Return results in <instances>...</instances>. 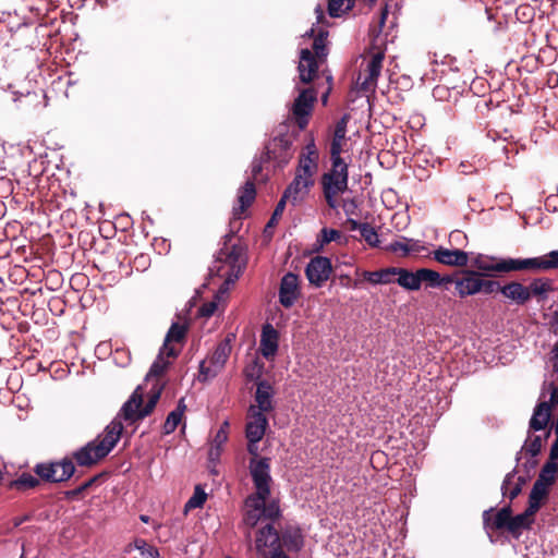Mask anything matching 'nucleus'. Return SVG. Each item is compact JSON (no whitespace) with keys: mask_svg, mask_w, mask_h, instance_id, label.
Segmentation results:
<instances>
[{"mask_svg":"<svg viewBox=\"0 0 558 558\" xmlns=\"http://www.w3.org/2000/svg\"><path fill=\"white\" fill-rule=\"evenodd\" d=\"M324 198L329 208L336 209L339 206L337 197L348 190L349 165H335L320 178Z\"/></svg>","mask_w":558,"mask_h":558,"instance_id":"nucleus-4","label":"nucleus"},{"mask_svg":"<svg viewBox=\"0 0 558 558\" xmlns=\"http://www.w3.org/2000/svg\"><path fill=\"white\" fill-rule=\"evenodd\" d=\"M186 333L187 326L185 324L172 323L161 347V353H166L168 357H177L180 353V349H177L173 343L183 342Z\"/></svg>","mask_w":558,"mask_h":558,"instance_id":"nucleus-20","label":"nucleus"},{"mask_svg":"<svg viewBox=\"0 0 558 558\" xmlns=\"http://www.w3.org/2000/svg\"><path fill=\"white\" fill-rule=\"evenodd\" d=\"M363 279L372 284H388L395 282V267H387L376 271L364 270Z\"/></svg>","mask_w":558,"mask_h":558,"instance_id":"nucleus-34","label":"nucleus"},{"mask_svg":"<svg viewBox=\"0 0 558 558\" xmlns=\"http://www.w3.org/2000/svg\"><path fill=\"white\" fill-rule=\"evenodd\" d=\"M535 514L536 512L530 510L529 507H526V509L520 514L512 515V513H510L508 533L518 538L522 534L523 530L531 529L534 523Z\"/></svg>","mask_w":558,"mask_h":558,"instance_id":"nucleus-26","label":"nucleus"},{"mask_svg":"<svg viewBox=\"0 0 558 558\" xmlns=\"http://www.w3.org/2000/svg\"><path fill=\"white\" fill-rule=\"evenodd\" d=\"M342 208L347 216L355 215L357 209L356 201L353 198L343 201Z\"/></svg>","mask_w":558,"mask_h":558,"instance_id":"nucleus-58","label":"nucleus"},{"mask_svg":"<svg viewBox=\"0 0 558 558\" xmlns=\"http://www.w3.org/2000/svg\"><path fill=\"white\" fill-rule=\"evenodd\" d=\"M250 472L256 488L254 496L258 498H268L270 496V459L260 458L258 460L251 459Z\"/></svg>","mask_w":558,"mask_h":558,"instance_id":"nucleus-9","label":"nucleus"},{"mask_svg":"<svg viewBox=\"0 0 558 558\" xmlns=\"http://www.w3.org/2000/svg\"><path fill=\"white\" fill-rule=\"evenodd\" d=\"M287 202L288 201L281 196L280 201L276 205V208H275L270 219L268 220V222L265 227V232H267L270 228H274L278 223V220L281 218V216L284 211Z\"/></svg>","mask_w":558,"mask_h":558,"instance_id":"nucleus-51","label":"nucleus"},{"mask_svg":"<svg viewBox=\"0 0 558 558\" xmlns=\"http://www.w3.org/2000/svg\"><path fill=\"white\" fill-rule=\"evenodd\" d=\"M502 295L518 305H524L530 301V293L527 287L519 281H510L500 288Z\"/></svg>","mask_w":558,"mask_h":558,"instance_id":"nucleus-28","label":"nucleus"},{"mask_svg":"<svg viewBox=\"0 0 558 558\" xmlns=\"http://www.w3.org/2000/svg\"><path fill=\"white\" fill-rule=\"evenodd\" d=\"M134 546L140 550L141 558H160L158 549L144 539H135Z\"/></svg>","mask_w":558,"mask_h":558,"instance_id":"nucleus-46","label":"nucleus"},{"mask_svg":"<svg viewBox=\"0 0 558 558\" xmlns=\"http://www.w3.org/2000/svg\"><path fill=\"white\" fill-rule=\"evenodd\" d=\"M510 513H512L511 505L502 507L497 512H495L494 508H489L483 512V526L492 542L493 532L501 530L508 532Z\"/></svg>","mask_w":558,"mask_h":558,"instance_id":"nucleus-13","label":"nucleus"},{"mask_svg":"<svg viewBox=\"0 0 558 558\" xmlns=\"http://www.w3.org/2000/svg\"><path fill=\"white\" fill-rule=\"evenodd\" d=\"M525 270L532 272L558 269V250L538 257L524 258Z\"/></svg>","mask_w":558,"mask_h":558,"instance_id":"nucleus-24","label":"nucleus"},{"mask_svg":"<svg viewBox=\"0 0 558 558\" xmlns=\"http://www.w3.org/2000/svg\"><path fill=\"white\" fill-rule=\"evenodd\" d=\"M355 0H328V13L331 17H339L353 8Z\"/></svg>","mask_w":558,"mask_h":558,"instance_id":"nucleus-39","label":"nucleus"},{"mask_svg":"<svg viewBox=\"0 0 558 558\" xmlns=\"http://www.w3.org/2000/svg\"><path fill=\"white\" fill-rule=\"evenodd\" d=\"M234 232L225 235L223 246L219 250L216 264L218 275L225 278V283H234L246 266L245 250L240 243H231Z\"/></svg>","mask_w":558,"mask_h":558,"instance_id":"nucleus-2","label":"nucleus"},{"mask_svg":"<svg viewBox=\"0 0 558 558\" xmlns=\"http://www.w3.org/2000/svg\"><path fill=\"white\" fill-rule=\"evenodd\" d=\"M182 417L179 412H173L171 411L167 418H166V422L163 423V426H162V432L165 435H169L171 433H173L178 425L181 423L182 421Z\"/></svg>","mask_w":558,"mask_h":558,"instance_id":"nucleus-49","label":"nucleus"},{"mask_svg":"<svg viewBox=\"0 0 558 558\" xmlns=\"http://www.w3.org/2000/svg\"><path fill=\"white\" fill-rule=\"evenodd\" d=\"M122 430L123 425L121 422H111L106 427L104 434L74 451L69 459H72V462L75 461L78 466L92 468L96 465L114 448Z\"/></svg>","mask_w":558,"mask_h":558,"instance_id":"nucleus-1","label":"nucleus"},{"mask_svg":"<svg viewBox=\"0 0 558 558\" xmlns=\"http://www.w3.org/2000/svg\"><path fill=\"white\" fill-rule=\"evenodd\" d=\"M332 265L328 257L315 256L305 268V276L311 284L320 288L330 277Z\"/></svg>","mask_w":558,"mask_h":558,"instance_id":"nucleus-15","label":"nucleus"},{"mask_svg":"<svg viewBox=\"0 0 558 558\" xmlns=\"http://www.w3.org/2000/svg\"><path fill=\"white\" fill-rule=\"evenodd\" d=\"M553 281L548 278H535L527 286V292L530 293V299L532 296H536L539 300H545L546 294L553 291Z\"/></svg>","mask_w":558,"mask_h":558,"instance_id":"nucleus-36","label":"nucleus"},{"mask_svg":"<svg viewBox=\"0 0 558 558\" xmlns=\"http://www.w3.org/2000/svg\"><path fill=\"white\" fill-rule=\"evenodd\" d=\"M395 281L407 290L416 291L420 290V274L418 269L415 272L410 271L407 268L395 267Z\"/></svg>","mask_w":558,"mask_h":558,"instance_id":"nucleus-31","label":"nucleus"},{"mask_svg":"<svg viewBox=\"0 0 558 558\" xmlns=\"http://www.w3.org/2000/svg\"><path fill=\"white\" fill-rule=\"evenodd\" d=\"M543 448V438L539 435L535 436H527V439L525 440L522 450L530 454L531 457H536L541 453Z\"/></svg>","mask_w":558,"mask_h":558,"instance_id":"nucleus-42","label":"nucleus"},{"mask_svg":"<svg viewBox=\"0 0 558 558\" xmlns=\"http://www.w3.org/2000/svg\"><path fill=\"white\" fill-rule=\"evenodd\" d=\"M292 140L288 134H279L265 146V160H276L278 163H287L292 157Z\"/></svg>","mask_w":558,"mask_h":558,"instance_id":"nucleus-14","label":"nucleus"},{"mask_svg":"<svg viewBox=\"0 0 558 558\" xmlns=\"http://www.w3.org/2000/svg\"><path fill=\"white\" fill-rule=\"evenodd\" d=\"M269 160H265V151L262 154L260 158L255 159L252 163V179L247 180L245 184L239 189L238 194V203L239 207L233 208V219L240 220L242 215L246 211V209L253 204L256 197V187L254 180H256L259 173L263 171V163L268 162Z\"/></svg>","mask_w":558,"mask_h":558,"instance_id":"nucleus-8","label":"nucleus"},{"mask_svg":"<svg viewBox=\"0 0 558 558\" xmlns=\"http://www.w3.org/2000/svg\"><path fill=\"white\" fill-rule=\"evenodd\" d=\"M39 485L40 482L37 476H34L27 472H23L16 480L11 481L8 486L10 489L25 492L27 489L35 488Z\"/></svg>","mask_w":558,"mask_h":558,"instance_id":"nucleus-38","label":"nucleus"},{"mask_svg":"<svg viewBox=\"0 0 558 558\" xmlns=\"http://www.w3.org/2000/svg\"><path fill=\"white\" fill-rule=\"evenodd\" d=\"M317 57L314 56L312 50L305 48L300 52L299 73L300 80L304 84L311 83L317 75L319 63H323Z\"/></svg>","mask_w":558,"mask_h":558,"instance_id":"nucleus-19","label":"nucleus"},{"mask_svg":"<svg viewBox=\"0 0 558 558\" xmlns=\"http://www.w3.org/2000/svg\"><path fill=\"white\" fill-rule=\"evenodd\" d=\"M361 236L372 247L379 245V239L376 230L369 223H363L362 230L360 231Z\"/></svg>","mask_w":558,"mask_h":558,"instance_id":"nucleus-47","label":"nucleus"},{"mask_svg":"<svg viewBox=\"0 0 558 558\" xmlns=\"http://www.w3.org/2000/svg\"><path fill=\"white\" fill-rule=\"evenodd\" d=\"M314 28H311L308 32H306V36L314 37L313 41V53L315 57H317L320 61H325L328 56V48H327V37L328 32L325 29H320L316 36H314Z\"/></svg>","mask_w":558,"mask_h":558,"instance_id":"nucleus-33","label":"nucleus"},{"mask_svg":"<svg viewBox=\"0 0 558 558\" xmlns=\"http://www.w3.org/2000/svg\"><path fill=\"white\" fill-rule=\"evenodd\" d=\"M279 333L271 324H265L262 328L259 350L262 355L274 359L278 351Z\"/></svg>","mask_w":558,"mask_h":558,"instance_id":"nucleus-23","label":"nucleus"},{"mask_svg":"<svg viewBox=\"0 0 558 558\" xmlns=\"http://www.w3.org/2000/svg\"><path fill=\"white\" fill-rule=\"evenodd\" d=\"M420 286L422 282H426L427 287L438 288L440 287V274L429 268H420Z\"/></svg>","mask_w":558,"mask_h":558,"instance_id":"nucleus-44","label":"nucleus"},{"mask_svg":"<svg viewBox=\"0 0 558 558\" xmlns=\"http://www.w3.org/2000/svg\"><path fill=\"white\" fill-rule=\"evenodd\" d=\"M272 387L267 380H260L257 383L255 401L259 410L258 412L265 413L272 411Z\"/></svg>","mask_w":558,"mask_h":558,"instance_id":"nucleus-30","label":"nucleus"},{"mask_svg":"<svg viewBox=\"0 0 558 558\" xmlns=\"http://www.w3.org/2000/svg\"><path fill=\"white\" fill-rule=\"evenodd\" d=\"M385 59V51L377 50L372 54V58L367 64V74L362 77V74L357 77V84L362 92H374L377 86V80L383 69V61Z\"/></svg>","mask_w":558,"mask_h":558,"instance_id":"nucleus-16","label":"nucleus"},{"mask_svg":"<svg viewBox=\"0 0 558 558\" xmlns=\"http://www.w3.org/2000/svg\"><path fill=\"white\" fill-rule=\"evenodd\" d=\"M222 449L211 446L208 452L210 461H216L220 458Z\"/></svg>","mask_w":558,"mask_h":558,"instance_id":"nucleus-63","label":"nucleus"},{"mask_svg":"<svg viewBox=\"0 0 558 558\" xmlns=\"http://www.w3.org/2000/svg\"><path fill=\"white\" fill-rule=\"evenodd\" d=\"M548 461L558 462V435L550 447Z\"/></svg>","mask_w":558,"mask_h":558,"instance_id":"nucleus-60","label":"nucleus"},{"mask_svg":"<svg viewBox=\"0 0 558 558\" xmlns=\"http://www.w3.org/2000/svg\"><path fill=\"white\" fill-rule=\"evenodd\" d=\"M510 513H512L511 505L502 507L497 512H495L494 508H489L483 512V526L492 542L493 532L501 530L508 532Z\"/></svg>","mask_w":558,"mask_h":558,"instance_id":"nucleus-12","label":"nucleus"},{"mask_svg":"<svg viewBox=\"0 0 558 558\" xmlns=\"http://www.w3.org/2000/svg\"><path fill=\"white\" fill-rule=\"evenodd\" d=\"M342 141L343 140L332 138V141L330 143V160H331V163H335V165L347 163L343 160V158L341 157Z\"/></svg>","mask_w":558,"mask_h":558,"instance_id":"nucleus-50","label":"nucleus"},{"mask_svg":"<svg viewBox=\"0 0 558 558\" xmlns=\"http://www.w3.org/2000/svg\"><path fill=\"white\" fill-rule=\"evenodd\" d=\"M318 168V161L307 159L306 157H301L299 160V166L296 168L295 173L301 174L306 178H313Z\"/></svg>","mask_w":558,"mask_h":558,"instance_id":"nucleus-43","label":"nucleus"},{"mask_svg":"<svg viewBox=\"0 0 558 558\" xmlns=\"http://www.w3.org/2000/svg\"><path fill=\"white\" fill-rule=\"evenodd\" d=\"M463 276L456 280V290L460 298L474 295L481 292V277L483 274L475 270H463Z\"/></svg>","mask_w":558,"mask_h":558,"instance_id":"nucleus-21","label":"nucleus"},{"mask_svg":"<svg viewBox=\"0 0 558 558\" xmlns=\"http://www.w3.org/2000/svg\"><path fill=\"white\" fill-rule=\"evenodd\" d=\"M340 238L341 232L339 230L323 228L320 230V238L318 239V241L320 242V246H324L330 243L331 241H338Z\"/></svg>","mask_w":558,"mask_h":558,"instance_id":"nucleus-53","label":"nucleus"},{"mask_svg":"<svg viewBox=\"0 0 558 558\" xmlns=\"http://www.w3.org/2000/svg\"><path fill=\"white\" fill-rule=\"evenodd\" d=\"M280 538L288 550H300L303 546V536L300 527H287Z\"/></svg>","mask_w":558,"mask_h":558,"instance_id":"nucleus-35","label":"nucleus"},{"mask_svg":"<svg viewBox=\"0 0 558 558\" xmlns=\"http://www.w3.org/2000/svg\"><path fill=\"white\" fill-rule=\"evenodd\" d=\"M349 119V114H343L341 119L337 121L332 138L344 140Z\"/></svg>","mask_w":558,"mask_h":558,"instance_id":"nucleus-54","label":"nucleus"},{"mask_svg":"<svg viewBox=\"0 0 558 558\" xmlns=\"http://www.w3.org/2000/svg\"><path fill=\"white\" fill-rule=\"evenodd\" d=\"M314 183V178H306L295 173L294 179L284 190L282 197L295 205L308 195Z\"/></svg>","mask_w":558,"mask_h":558,"instance_id":"nucleus-18","label":"nucleus"},{"mask_svg":"<svg viewBox=\"0 0 558 558\" xmlns=\"http://www.w3.org/2000/svg\"><path fill=\"white\" fill-rule=\"evenodd\" d=\"M558 478V462L546 461L536 478V483L551 487Z\"/></svg>","mask_w":558,"mask_h":558,"instance_id":"nucleus-37","label":"nucleus"},{"mask_svg":"<svg viewBox=\"0 0 558 558\" xmlns=\"http://www.w3.org/2000/svg\"><path fill=\"white\" fill-rule=\"evenodd\" d=\"M86 490H87V485H84V483H83L78 487L65 492V497L68 499H74V498H77L80 495H82Z\"/></svg>","mask_w":558,"mask_h":558,"instance_id":"nucleus-59","label":"nucleus"},{"mask_svg":"<svg viewBox=\"0 0 558 558\" xmlns=\"http://www.w3.org/2000/svg\"><path fill=\"white\" fill-rule=\"evenodd\" d=\"M551 393L550 399L547 401L550 404V410L558 404V390L556 389L555 385L551 383Z\"/></svg>","mask_w":558,"mask_h":558,"instance_id":"nucleus-62","label":"nucleus"},{"mask_svg":"<svg viewBox=\"0 0 558 558\" xmlns=\"http://www.w3.org/2000/svg\"><path fill=\"white\" fill-rule=\"evenodd\" d=\"M387 250L393 253L402 252L404 256L408 255L411 251L407 243L400 241L390 243L389 246H387Z\"/></svg>","mask_w":558,"mask_h":558,"instance_id":"nucleus-57","label":"nucleus"},{"mask_svg":"<svg viewBox=\"0 0 558 558\" xmlns=\"http://www.w3.org/2000/svg\"><path fill=\"white\" fill-rule=\"evenodd\" d=\"M217 307H218V305L215 301L206 302L198 310L199 316L210 317L211 315L215 314V312L217 311Z\"/></svg>","mask_w":558,"mask_h":558,"instance_id":"nucleus-56","label":"nucleus"},{"mask_svg":"<svg viewBox=\"0 0 558 558\" xmlns=\"http://www.w3.org/2000/svg\"><path fill=\"white\" fill-rule=\"evenodd\" d=\"M268 426V420L262 412H254L252 420L247 422L245 427V436L250 442H258L263 439L266 428Z\"/></svg>","mask_w":558,"mask_h":558,"instance_id":"nucleus-25","label":"nucleus"},{"mask_svg":"<svg viewBox=\"0 0 558 558\" xmlns=\"http://www.w3.org/2000/svg\"><path fill=\"white\" fill-rule=\"evenodd\" d=\"M344 227L350 231L362 230L363 223L357 222L355 219L348 218L344 222Z\"/></svg>","mask_w":558,"mask_h":558,"instance_id":"nucleus-61","label":"nucleus"},{"mask_svg":"<svg viewBox=\"0 0 558 558\" xmlns=\"http://www.w3.org/2000/svg\"><path fill=\"white\" fill-rule=\"evenodd\" d=\"M317 93L313 88L303 89L294 99L292 114L300 130H305L310 122Z\"/></svg>","mask_w":558,"mask_h":558,"instance_id":"nucleus-10","label":"nucleus"},{"mask_svg":"<svg viewBox=\"0 0 558 558\" xmlns=\"http://www.w3.org/2000/svg\"><path fill=\"white\" fill-rule=\"evenodd\" d=\"M472 266L483 271L484 276L490 272H511L525 270L524 258H498L478 255L472 260Z\"/></svg>","mask_w":558,"mask_h":558,"instance_id":"nucleus-6","label":"nucleus"},{"mask_svg":"<svg viewBox=\"0 0 558 558\" xmlns=\"http://www.w3.org/2000/svg\"><path fill=\"white\" fill-rule=\"evenodd\" d=\"M34 472L40 481L60 483L70 480L75 473V465L69 457L57 462L38 463Z\"/></svg>","mask_w":558,"mask_h":558,"instance_id":"nucleus-5","label":"nucleus"},{"mask_svg":"<svg viewBox=\"0 0 558 558\" xmlns=\"http://www.w3.org/2000/svg\"><path fill=\"white\" fill-rule=\"evenodd\" d=\"M551 418L550 404L546 401L537 403L534 409L533 415L530 420V430L538 432L544 430L548 426Z\"/></svg>","mask_w":558,"mask_h":558,"instance_id":"nucleus-27","label":"nucleus"},{"mask_svg":"<svg viewBox=\"0 0 558 558\" xmlns=\"http://www.w3.org/2000/svg\"><path fill=\"white\" fill-rule=\"evenodd\" d=\"M235 338L233 333H230L220 341L211 356L209 357V365L206 361H202L199 364V380L205 381L209 377H215L223 368L231 353V341Z\"/></svg>","mask_w":558,"mask_h":558,"instance_id":"nucleus-7","label":"nucleus"},{"mask_svg":"<svg viewBox=\"0 0 558 558\" xmlns=\"http://www.w3.org/2000/svg\"><path fill=\"white\" fill-rule=\"evenodd\" d=\"M267 499L263 500V506L260 507V512L263 518L269 519L271 521L277 520L280 514V507L278 500H271L268 504L266 502Z\"/></svg>","mask_w":558,"mask_h":558,"instance_id":"nucleus-45","label":"nucleus"},{"mask_svg":"<svg viewBox=\"0 0 558 558\" xmlns=\"http://www.w3.org/2000/svg\"><path fill=\"white\" fill-rule=\"evenodd\" d=\"M165 386V383L161 384L157 381L154 384L148 395V401L145 405H143L144 390L142 386H138L121 409L123 418L126 422L135 423L148 416L156 408Z\"/></svg>","mask_w":558,"mask_h":558,"instance_id":"nucleus-3","label":"nucleus"},{"mask_svg":"<svg viewBox=\"0 0 558 558\" xmlns=\"http://www.w3.org/2000/svg\"><path fill=\"white\" fill-rule=\"evenodd\" d=\"M265 498H258V496L250 495L245 499V507L247 510L243 515V523L248 527H254L259 520L263 518L260 507Z\"/></svg>","mask_w":558,"mask_h":558,"instance_id":"nucleus-29","label":"nucleus"},{"mask_svg":"<svg viewBox=\"0 0 558 558\" xmlns=\"http://www.w3.org/2000/svg\"><path fill=\"white\" fill-rule=\"evenodd\" d=\"M550 493V487L545 486L544 484L534 482L531 493L529 495V505L530 510L534 512H538L542 506L547 501Z\"/></svg>","mask_w":558,"mask_h":558,"instance_id":"nucleus-32","label":"nucleus"},{"mask_svg":"<svg viewBox=\"0 0 558 558\" xmlns=\"http://www.w3.org/2000/svg\"><path fill=\"white\" fill-rule=\"evenodd\" d=\"M502 495L508 496L510 501L515 499L522 492L520 488V484H514V471L510 472L506 475L502 486H501Z\"/></svg>","mask_w":558,"mask_h":558,"instance_id":"nucleus-40","label":"nucleus"},{"mask_svg":"<svg viewBox=\"0 0 558 558\" xmlns=\"http://www.w3.org/2000/svg\"><path fill=\"white\" fill-rule=\"evenodd\" d=\"M255 546L257 553L264 558H269L274 553L283 551L280 534L271 523L257 532Z\"/></svg>","mask_w":558,"mask_h":558,"instance_id":"nucleus-11","label":"nucleus"},{"mask_svg":"<svg viewBox=\"0 0 558 558\" xmlns=\"http://www.w3.org/2000/svg\"><path fill=\"white\" fill-rule=\"evenodd\" d=\"M166 353H161V350L159 351V354L157 359L154 361L153 365L149 368V372L146 376V380H148L150 377H160L165 374L169 366V362L165 360Z\"/></svg>","mask_w":558,"mask_h":558,"instance_id":"nucleus-41","label":"nucleus"},{"mask_svg":"<svg viewBox=\"0 0 558 558\" xmlns=\"http://www.w3.org/2000/svg\"><path fill=\"white\" fill-rule=\"evenodd\" d=\"M228 430L229 423L225 421L217 430L211 441V446L222 449L223 444H226V441L228 440Z\"/></svg>","mask_w":558,"mask_h":558,"instance_id":"nucleus-52","label":"nucleus"},{"mask_svg":"<svg viewBox=\"0 0 558 558\" xmlns=\"http://www.w3.org/2000/svg\"><path fill=\"white\" fill-rule=\"evenodd\" d=\"M299 276L293 272L286 274L280 281L279 287V302L286 307L290 308L300 298Z\"/></svg>","mask_w":558,"mask_h":558,"instance_id":"nucleus-17","label":"nucleus"},{"mask_svg":"<svg viewBox=\"0 0 558 558\" xmlns=\"http://www.w3.org/2000/svg\"><path fill=\"white\" fill-rule=\"evenodd\" d=\"M550 326L555 335L558 333V311H555L553 314V320L550 322Z\"/></svg>","mask_w":558,"mask_h":558,"instance_id":"nucleus-64","label":"nucleus"},{"mask_svg":"<svg viewBox=\"0 0 558 558\" xmlns=\"http://www.w3.org/2000/svg\"><path fill=\"white\" fill-rule=\"evenodd\" d=\"M206 498H207L206 493L201 488L199 485H197L194 489L193 496L186 502L185 508H187V509L201 508L205 504Z\"/></svg>","mask_w":558,"mask_h":558,"instance_id":"nucleus-48","label":"nucleus"},{"mask_svg":"<svg viewBox=\"0 0 558 558\" xmlns=\"http://www.w3.org/2000/svg\"><path fill=\"white\" fill-rule=\"evenodd\" d=\"M433 258L442 265L453 267H464L469 263L466 252L459 248L449 250L442 246H439L433 252Z\"/></svg>","mask_w":558,"mask_h":558,"instance_id":"nucleus-22","label":"nucleus"},{"mask_svg":"<svg viewBox=\"0 0 558 558\" xmlns=\"http://www.w3.org/2000/svg\"><path fill=\"white\" fill-rule=\"evenodd\" d=\"M481 292H484L486 294H492L494 292L499 291L502 286H500L497 281L494 280H486L484 277H481Z\"/></svg>","mask_w":558,"mask_h":558,"instance_id":"nucleus-55","label":"nucleus"}]
</instances>
